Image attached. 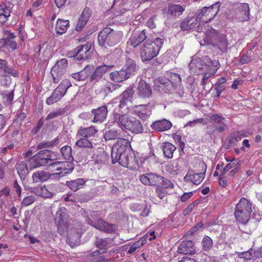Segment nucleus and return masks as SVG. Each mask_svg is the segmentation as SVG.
<instances>
[{"label":"nucleus","mask_w":262,"mask_h":262,"mask_svg":"<svg viewBox=\"0 0 262 262\" xmlns=\"http://www.w3.org/2000/svg\"><path fill=\"white\" fill-rule=\"evenodd\" d=\"M71 86L72 84L69 79H63L58 86L53 91L51 96L47 99V104L52 105L59 101L66 94L68 89Z\"/></svg>","instance_id":"9"},{"label":"nucleus","mask_w":262,"mask_h":262,"mask_svg":"<svg viewBox=\"0 0 262 262\" xmlns=\"http://www.w3.org/2000/svg\"><path fill=\"white\" fill-rule=\"evenodd\" d=\"M162 178L160 182V186L161 187H164L165 189L172 188L173 187V184L170 180L162 176Z\"/></svg>","instance_id":"61"},{"label":"nucleus","mask_w":262,"mask_h":262,"mask_svg":"<svg viewBox=\"0 0 262 262\" xmlns=\"http://www.w3.org/2000/svg\"><path fill=\"white\" fill-rule=\"evenodd\" d=\"M164 43V39L156 38L147 39L141 45L140 55L144 62L149 61L156 57L159 53Z\"/></svg>","instance_id":"2"},{"label":"nucleus","mask_w":262,"mask_h":262,"mask_svg":"<svg viewBox=\"0 0 262 262\" xmlns=\"http://www.w3.org/2000/svg\"><path fill=\"white\" fill-rule=\"evenodd\" d=\"M107 113L108 109L106 105L92 109L91 113L94 116L93 122L94 123L103 122L106 118Z\"/></svg>","instance_id":"25"},{"label":"nucleus","mask_w":262,"mask_h":262,"mask_svg":"<svg viewBox=\"0 0 262 262\" xmlns=\"http://www.w3.org/2000/svg\"><path fill=\"white\" fill-rule=\"evenodd\" d=\"M145 241V239H143L135 242L130 247L129 249L127 251V253L129 254H132L134 253L138 248H139L144 244Z\"/></svg>","instance_id":"59"},{"label":"nucleus","mask_w":262,"mask_h":262,"mask_svg":"<svg viewBox=\"0 0 262 262\" xmlns=\"http://www.w3.org/2000/svg\"><path fill=\"white\" fill-rule=\"evenodd\" d=\"M150 127L155 131L162 132L169 130L172 127V123L170 121L163 119L154 122Z\"/></svg>","instance_id":"28"},{"label":"nucleus","mask_w":262,"mask_h":262,"mask_svg":"<svg viewBox=\"0 0 262 262\" xmlns=\"http://www.w3.org/2000/svg\"><path fill=\"white\" fill-rule=\"evenodd\" d=\"M252 210L251 202L245 198H242L235 207L234 216L236 222L240 224H246L249 222Z\"/></svg>","instance_id":"4"},{"label":"nucleus","mask_w":262,"mask_h":262,"mask_svg":"<svg viewBox=\"0 0 262 262\" xmlns=\"http://www.w3.org/2000/svg\"><path fill=\"white\" fill-rule=\"evenodd\" d=\"M178 251L184 254H193L195 253L194 243L192 241H183L180 244Z\"/></svg>","instance_id":"27"},{"label":"nucleus","mask_w":262,"mask_h":262,"mask_svg":"<svg viewBox=\"0 0 262 262\" xmlns=\"http://www.w3.org/2000/svg\"><path fill=\"white\" fill-rule=\"evenodd\" d=\"M97 130L93 126L80 128L77 133V135L82 137H90L97 133Z\"/></svg>","instance_id":"45"},{"label":"nucleus","mask_w":262,"mask_h":262,"mask_svg":"<svg viewBox=\"0 0 262 262\" xmlns=\"http://www.w3.org/2000/svg\"><path fill=\"white\" fill-rule=\"evenodd\" d=\"M192 18L190 16H187L183 19L180 24V28L182 31H187L193 29L195 27L194 21L191 22Z\"/></svg>","instance_id":"48"},{"label":"nucleus","mask_w":262,"mask_h":262,"mask_svg":"<svg viewBox=\"0 0 262 262\" xmlns=\"http://www.w3.org/2000/svg\"><path fill=\"white\" fill-rule=\"evenodd\" d=\"M221 3L217 2L209 7H205L199 10L196 16L195 21L207 23L211 20L217 14Z\"/></svg>","instance_id":"6"},{"label":"nucleus","mask_w":262,"mask_h":262,"mask_svg":"<svg viewBox=\"0 0 262 262\" xmlns=\"http://www.w3.org/2000/svg\"><path fill=\"white\" fill-rule=\"evenodd\" d=\"M111 157L113 164L118 162L119 164L124 167L132 169L135 165L138 163V161L136 159L135 156L130 152H126L117 155V154L112 152Z\"/></svg>","instance_id":"8"},{"label":"nucleus","mask_w":262,"mask_h":262,"mask_svg":"<svg viewBox=\"0 0 262 262\" xmlns=\"http://www.w3.org/2000/svg\"><path fill=\"white\" fill-rule=\"evenodd\" d=\"M92 152L93 153V155L91 156L92 161H94L95 164L98 165V168H99L101 165L105 164L108 160V156L103 150H100V151L98 150H90L89 155Z\"/></svg>","instance_id":"23"},{"label":"nucleus","mask_w":262,"mask_h":262,"mask_svg":"<svg viewBox=\"0 0 262 262\" xmlns=\"http://www.w3.org/2000/svg\"><path fill=\"white\" fill-rule=\"evenodd\" d=\"M225 121V117L219 114H212L209 118V123L214 126L218 133L224 132L228 129Z\"/></svg>","instance_id":"15"},{"label":"nucleus","mask_w":262,"mask_h":262,"mask_svg":"<svg viewBox=\"0 0 262 262\" xmlns=\"http://www.w3.org/2000/svg\"><path fill=\"white\" fill-rule=\"evenodd\" d=\"M123 34L121 31H117L111 28H105L98 35L99 45L102 47H114L122 40Z\"/></svg>","instance_id":"3"},{"label":"nucleus","mask_w":262,"mask_h":262,"mask_svg":"<svg viewBox=\"0 0 262 262\" xmlns=\"http://www.w3.org/2000/svg\"><path fill=\"white\" fill-rule=\"evenodd\" d=\"M93 70V66L92 65H88L80 72L71 74V76L77 81H84L88 78L89 79V76Z\"/></svg>","instance_id":"29"},{"label":"nucleus","mask_w":262,"mask_h":262,"mask_svg":"<svg viewBox=\"0 0 262 262\" xmlns=\"http://www.w3.org/2000/svg\"><path fill=\"white\" fill-rule=\"evenodd\" d=\"M118 126L122 130H128L136 135L142 134L144 132V127L141 121L129 115H128Z\"/></svg>","instance_id":"7"},{"label":"nucleus","mask_w":262,"mask_h":262,"mask_svg":"<svg viewBox=\"0 0 262 262\" xmlns=\"http://www.w3.org/2000/svg\"><path fill=\"white\" fill-rule=\"evenodd\" d=\"M200 203L199 200H196L190 204H189L187 207L184 210L183 214L184 216H186L188 215L195 208L196 206H197Z\"/></svg>","instance_id":"63"},{"label":"nucleus","mask_w":262,"mask_h":262,"mask_svg":"<svg viewBox=\"0 0 262 262\" xmlns=\"http://www.w3.org/2000/svg\"><path fill=\"white\" fill-rule=\"evenodd\" d=\"M155 103L150 101L146 104L137 105L133 107L134 114L143 121L148 119L151 115Z\"/></svg>","instance_id":"13"},{"label":"nucleus","mask_w":262,"mask_h":262,"mask_svg":"<svg viewBox=\"0 0 262 262\" xmlns=\"http://www.w3.org/2000/svg\"><path fill=\"white\" fill-rule=\"evenodd\" d=\"M199 165L202 168V172L196 173L192 170L188 171L187 175L184 178L185 179L189 178L190 180L195 185H199L202 182L205 178L207 169V165L204 162H200Z\"/></svg>","instance_id":"17"},{"label":"nucleus","mask_w":262,"mask_h":262,"mask_svg":"<svg viewBox=\"0 0 262 262\" xmlns=\"http://www.w3.org/2000/svg\"><path fill=\"white\" fill-rule=\"evenodd\" d=\"M69 20L58 19L55 26V30L58 34L61 35L66 32L69 27Z\"/></svg>","instance_id":"42"},{"label":"nucleus","mask_w":262,"mask_h":262,"mask_svg":"<svg viewBox=\"0 0 262 262\" xmlns=\"http://www.w3.org/2000/svg\"><path fill=\"white\" fill-rule=\"evenodd\" d=\"M14 90V89H13L10 91H3L1 92V94L3 96L4 102L8 104H11L13 100Z\"/></svg>","instance_id":"55"},{"label":"nucleus","mask_w":262,"mask_h":262,"mask_svg":"<svg viewBox=\"0 0 262 262\" xmlns=\"http://www.w3.org/2000/svg\"><path fill=\"white\" fill-rule=\"evenodd\" d=\"M50 178H53L52 174L43 170L34 172L32 176L33 181L35 182H45Z\"/></svg>","instance_id":"41"},{"label":"nucleus","mask_w":262,"mask_h":262,"mask_svg":"<svg viewBox=\"0 0 262 262\" xmlns=\"http://www.w3.org/2000/svg\"><path fill=\"white\" fill-rule=\"evenodd\" d=\"M68 110L67 106L64 107H58L51 112L46 117V120H50L60 117L64 115Z\"/></svg>","instance_id":"40"},{"label":"nucleus","mask_w":262,"mask_h":262,"mask_svg":"<svg viewBox=\"0 0 262 262\" xmlns=\"http://www.w3.org/2000/svg\"><path fill=\"white\" fill-rule=\"evenodd\" d=\"M113 115L115 122H116L118 125L119 126V125L128 116V114L124 113L122 110H121L117 107L114 110Z\"/></svg>","instance_id":"47"},{"label":"nucleus","mask_w":262,"mask_h":262,"mask_svg":"<svg viewBox=\"0 0 262 262\" xmlns=\"http://www.w3.org/2000/svg\"><path fill=\"white\" fill-rule=\"evenodd\" d=\"M202 250L204 252H208L213 247V241L208 236H205L201 242Z\"/></svg>","instance_id":"51"},{"label":"nucleus","mask_w":262,"mask_h":262,"mask_svg":"<svg viewBox=\"0 0 262 262\" xmlns=\"http://www.w3.org/2000/svg\"><path fill=\"white\" fill-rule=\"evenodd\" d=\"M17 173L21 180H24L29 173V166L24 161L17 162L15 165Z\"/></svg>","instance_id":"38"},{"label":"nucleus","mask_w":262,"mask_h":262,"mask_svg":"<svg viewBox=\"0 0 262 262\" xmlns=\"http://www.w3.org/2000/svg\"><path fill=\"white\" fill-rule=\"evenodd\" d=\"M123 68L125 72H127V74L130 77L134 75L138 69L136 62L129 58L126 59V63Z\"/></svg>","instance_id":"39"},{"label":"nucleus","mask_w":262,"mask_h":262,"mask_svg":"<svg viewBox=\"0 0 262 262\" xmlns=\"http://www.w3.org/2000/svg\"><path fill=\"white\" fill-rule=\"evenodd\" d=\"M162 150L164 156L167 159H171L173 157L174 151L176 150L174 145L170 142H165L162 145Z\"/></svg>","instance_id":"43"},{"label":"nucleus","mask_w":262,"mask_h":262,"mask_svg":"<svg viewBox=\"0 0 262 262\" xmlns=\"http://www.w3.org/2000/svg\"><path fill=\"white\" fill-rule=\"evenodd\" d=\"M87 180L83 178H78L74 180L68 181L66 182V185L72 191L76 192V191L82 188L85 185Z\"/></svg>","instance_id":"32"},{"label":"nucleus","mask_w":262,"mask_h":262,"mask_svg":"<svg viewBox=\"0 0 262 262\" xmlns=\"http://www.w3.org/2000/svg\"><path fill=\"white\" fill-rule=\"evenodd\" d=\"M87 222L91 226L106 233H115L118 229L117 225L110 223L101 219H99L96 221L88 219Z\"/></svg>","instance_id":"12"},{"label":"nucleus","mask_w":262,"mask_h":262,"mask_svg":"<svg viewBox=\"0 0 262 262\" xmlns=\"http://www.w3.org/2000/svg\"><path fill=\"white\" fill-rule=\"evenodd\" d=\"M0 84L5 88H7L11 84V78L8 75H1Z\"/></svg>","instance_id":"60"},{"label":"nucleus","mask_w":262,"mask_h":262,"mask_svg":"<svg viewBox=\"0 0 262 262\" xmlns=\"http://www.w3.org/2000/svg\"><path fill=\"white\" fill-rule=\"evenodd\" d=\"M234 16L239 21H248L250 20V7L248 3H236L233 5Z\"/></svg>","instance_id":"11"},{"label":"nucleus","mask_w":262,"mask_h":262,"mask_svg":"<svg viewBox=\"0 0 262 262\" xmlns=\"http://www.w3.org/2000/svg\"><path fill=\"white\" fill-rule=\"evenodd\" d=\"M118 88V84H116L110 82H107L103 86L102 90L103 91L105 95H108Z\"/></svg>","instance_id":"56"},{"label":"nucleus","mask_w":262,"mask_h":262,"mask_svg":"<svg viewBox=\"0 0 262 262\" xmlns=\"http://www.w3.org/2000/svg\"><path fill=\"white\" fill-rule=\"evenodd\" d=\"M132 150L130 141L128 139L118 138L112 148V152H114L118 155L120 154L130 152Z\"/></svg>","instance_id":"14"},{"label":"nucleus","mask_w":262,"mask_h":262,"mask_svg":"<svg viewBox=\"0 0 262 262\" xmlns=\"http://www.w3.org/2000/svg\"><path fill=\"white\" fill-rule=\"evenodd\" d=\"M51 153L50 150H41L29 158L27 161L29 169L32 170L40 167L47 166L51 162Z\"/></svg>","instance_id":"5"},{"label":"nucleus","mask_w":262,"mask_h":262,"mask_svg":"<svg viewBox=\"0 0 262 262\" xmlns=\"http://www.w3.org/2000/svg\"><path fill=\"white\" fill-rule=\"evenodd\" d=\"M139 180L145 185L157 186L160 185L162 176L154 172L146 173L139 176Z\"/></svg>","instance_id":"16"},{"label":"nucleus","mask_w":262,"mask_h":262,"mask_svg":"<svg viewBox=\"0 0 262 262\" xmlns=\"http://www.w3.org/2000/svg\"><path fill=\"white\" fill-rule=\"evenodd\" d=\"M60 151L64 159L70 161L74 160V158L72 156V149L70 146L66 145L62 147L60 149Z\"/></svg>","instance_id":"50"},{"label":"nucleus","mask_w":262,"mask_h":262,"mask_svg":"<svg viewBox=\"0 0 262 262\" xmlns=\"http://www.w3.org/2000/svg\"><path fill=\"white\" fill-rule=\"evenodd\" d=\"M68 217L67 209L65 207H60L57 211L55 215V223L57 224L59 229V227L66 223Z\"/></svg>","instance_id":"37"},{"label":"nucleus","mask_w":262,"mask_h":262,"mask_svg":"<svg viewBox=\"0 0 262 262\" xmlns=\"http://www.w3.org/2000/svg\"><path fill=\"white\" fill-rule=\"evenodd\" d=\"M95 246L102 251V252L106 253L108 250V242L105 238L97 237L95 243Z\"/></svg>","instance_id":"49"},{"label":"nucleus","mask_w":262,"mask_h":262,"mask_svg":"<svg viewBox=\"0 0 262 262\" xmlns=\"http://www.w3.org/2000/svg\"><path fill=\"white\" fill-rule=\"evenodd\" d=\"M58 187L59 185L57 184H50L47 187H39L37 188L36 194L43 198H50L56 194Z\"/></svg>","instance_id":"21"},{"label":"nucleus","mask_w":262,"mask_h":262,"mask_svg":"<svg viewBox=\"0 0 262 262\" xmlns=\"http://www.w3.org/2000/svg\"><path fill=\"white\" fill-rule=\"evenodd\" d=\"M240 257L247 260L251 259L254 257V251L252 249L242 252L240 254Z\"/></svg>","instance_id":"64"},{"label":"nucleus","mask_w":262,"mask_h":262,"mask_svg":"<svg viewBox=\"0 0 262 262\" xmlns=\"http://www.w3.org/2000/svg\"><path fill=\"white\" fill-rule=\"evenodd\" d=\"M113 67V66H106L104 64L97 67L93 70L89 76L90 82L96 83L98 81L102 79L103 76L108 71V70Z\"/></svg>","instance_id":"18"},{"label":"nucleus","mask_w":262,"mask_h":262,"mask_svg":"<svg viewBox=\"0 0 262 262\" xmlns=\"http://www.w3.org/2000/svg\"><path fill=\"white\" fill-rule=\"evenodd\" d=\"M147 37L145 30L134 32L129 39V42L131 46L135 48L144 41Z\"/></svg>","instance_id":"26"},{"label":"nucleus","mask_w":262,"mask_h":262,"mask_svg":"<svg viewBox=\"0 0 262 262\" xmlns=\"http://www.w3.org/2000/svg\"><path fill=\"white\" fill-rule=\"evenodd\" d=\"M185 6L180 4H169L168 5L167 15L170 17H178L185 11Z\"/></svg>","instance_id":"30"},{"label":"nucleus","mask_w":262,"mask_h":262,"mask_svg":"<svg viewBox=\"0 0 262 262\" xmlns=\"http://www.w3.org/2000/svg\"><path fill=\"white\" fill-rule=\"evenodd\" d=\"M65 73L62 70H59L58 69L53 67L50 71V73L53 78V82L56 83H58Z\"/></svg>","instance_id":"53"},{"label":"nucleus","mask_w":262,"mask_h":262,"mask_svg":"<svg viewBox=\"0 0 262 262\" xmlns=\"http://www.w3.org/2000/svg\"><path fill=\"white\" fill-rule=\"evenodd\" d=\"M155 89L156 90L166 93H169L172 92V86L170 82L167 78L159 77L154 81Z\"/></svg>","instance_id":"24"},{"label":"nucleus","mask_w":262,"mask_h":262,"mask_svg":"<svg viewBox=\"0 0 262 262\" xmlns=\"http://www.w3.org/2000/svg\"><path fill=\"white\" fill-rule=\"evenodd\" d=\"M91 47L92 43L89 42L84 45H79L73 50L69 51L67 56L68 58H73L78 61L86 60L91 55Z\"/></svg>","instance_id":"10"},{"label":"nucleus","mask_w":262,"mask_h":262,"mask_svg":"<svg viewBox=\"0 0 262 262\" xmlns=\"http://www.w3.org/2000/svg\"><path fill=\"white\" fill-rule=\"evenodd\" d=\"M87 138L82 137V138L77 140L75 144L78 147L90 148V150H92L93 148L92 143Z\"/></svg>","instance_id":"54"},{"label":"nucleus","mask_w":262,"mask_h":262,"mask_svg":"<svg viewBox=\"0 0 262 262\" xmlns=\"http://www.w3.org/2000/svg\"><path fill=\"white\" fill-rule=\"evenodd\" d=\"M127 73V72H125L124 68H122L119 71H116L111 73L110 74V78L115 82H122L130 78Z\"/></svg>","instance_id":"33"},{"label":"nucleus","mask_w":262,"mask_h":262,"mask_svg":"<svg viewBox=\"0 0 262 262\" xmlns=\"http://www.w3.org/2000/svg\"><path fill=\"white\" fill-rule=\"evenodd\" d=\"M58 167V172L52 173L53 178L58 179L70 174L74 169L75 165L72 161H62Z\"/></svg>","instance_id":"19"},{"label":"nucleus","mask_w":262,"mask_h":262,"mask_svg":"<svg viewBox=\"0 0 262 262\" xmlns=\"http://www.w3.org/2000/svg\"><path fill=\"white\" fill-rule=\"evenodd\" d=\"M135 93L134 88L132 86H129L126 90L123 92L118 97L120 101L127 105L128 102H131L133 99Z\"/></svg>","instance_id":"36"},{"label":"nucleus","mask_w":262,"mask_h":262,"mask_svg":"<svg viewBox=\"0 0 262 262\" xmlns=\"http://www.w3.org/2000/svg\"><path fill=\"white\" fill-rule=\"evenodd\" d=\"M219 85V84H214L213 87L212 97L213 98L220 97L221 93L225 90V85Z\"/></svg>","instance_id":"57"},{"label":"nucleus","mask_w":262,"mask_h":262,"mask_svg":"<svg viewBox=\"0 0 262 262\" xmlns=\"http://www.w3.org/2000/svg\"><path fill=\"white\" fill-rule=\"evenodd\" d=\"M68 66V60L66 58H62L61 60L57 61L53 67L56 69H58L59 70H62L66 72Z\"/></svg>","instance_id":"58"},{"label":"nucleus","mask_w":262,"mask_h":262,"mask_svg":"<svg viewBox=\"0 0 262 262\" xmlns=\"http://www.w3.org/2000/svg\"><path fill=\"white\" fill-rule=\"evenodd\" d=\"M91 15V11L88 7L84 9L78 19L75 29L77 31H81L86 24Z\"/></svg>","instance_id":"31"},{"label":"nucleus","mask_w":262,"mask_h":262,"mask_svg":"<svg viewBox=\"0 0 262 262\" xmlns=\"http://www.w3.org/2000/svg\"><path fill=\"white\" fill-rule=\"evenodd\" d=\"M204 31V36H202L204 43L211 45L223 53L227 51L229 43L225 34H220L208 25Z\"/></svg>","instance_id":"1"},{"label":"nucleus","mask_w":262,"mask_h":262,"mask_svg":"<svg viewBox=\"0 0 262 262\" xmlns=\"http://www.w3.org/2000/svg\"><path fill=\"white\" fill-rule=\"evenodd\" d=\"M244 137V134L242 132L235 131L228 135L225 141V148L227 149L231 148L236 145L242 138Z\"/></svg>","instance_id":"22"},{"label":"nucleus","mask_w":262,"mask_h":262,"mask_svg":"<svg viewBox=\"0 0 262 262\" xmlns=\"http://www.w3.org/2000/svg\"><path fill=\"white\" fill-rule=\"evenodd\" d=\"M136 94L141 99L150 98L152 96V89L148 83L144 80H142L138 83Z\"/></svg>","instance_id":"20"},{"label":"nucleus","mask_w":262,"mask_h":262,"mask_svg":"<svg viewBox=\"0 0 262 262\" xmlns=\"http://www.w3.org/2000/svg\"><path fill=\"white\" fill-rule=\"evenodd\" d=\"M189 66L191 70H194V72H196V69L203 71V70H207L206 62L205 60V56L202 59L198 57H193L190 63Z\"/></svg>","instance_id":"34"},{"label":"nucleus","mask_w":262,"mask_h":262,"mask_svg":"<svg viewBox=\"0 0 262 262\" xmlns=\"http://www.w3.org/2000/svg\"><path fill=\"white\" fill-rule=\"evenodd\" d=\"M205 60L206 62L207 70L212 71V74H214L220 68V64L218 60H212L208 56H205Z\"/></svg>","instance_id":"44"},{"label":"nucleus","mask_w":262,"mask_h":262,"mask_svg":"<svg viewBox=\"0 0 262 262\" xmlns=\"http://www.w3.org/2000/svg\"><path fill=\"white\" fill-rule=\"evenodd\" d=\"M168 80L169 82L171 84L172 91H174L177 86L181 83V78L180 75L175 73H171L170 79Z\"/></svg>","instance_id":"52"},{"label":"nucleus","mask_w":262,"mask_h":262,"mask_svg":"<svg viewBox=\"0 0 262 262\" xmlns=\"http://www.w3.org/2000/svg\"><path fill=\"white\" fill-rule=\"evenodd\" d=\"M123 130L120 129H112L106 132L104 137L105 140H114L117 138H120L121 136V133Z\"/></svg>","instance_id":"46"},{"label":"nucleus","mask_w":262,"mask_h":262,"mask_svg":"<svg viewBox=\"0 0 262 262\" xmlns=\"http://www.w3.org/2000/svg\"><path fill=\"white\" fill-rule=\"evenodd\" d=\"M10 74L14 77L18 76V72L13 68L9 66L6 60L0 59V75Z\"/></svg>","instance_id":"35"},{"label":"nucleus","mask_w":262,"mask_h":262,"mask_svg":"<svg viewBox=\"0 0 262 262\" xmlns=\"http://www.w3.org/2000/svg\"><path fill=\"white\" fill-rule=\"evenodd\" d=\"M156 192L158 196L160 199H163L164 198L167 194V192L166 189L164 187H161V186L158 185L156 186Z\"/></svg>","instance_id":"62"}]
</instances>
